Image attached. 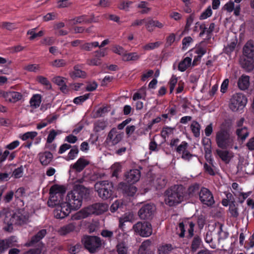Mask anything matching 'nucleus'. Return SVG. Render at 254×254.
Listing matches in <instances>:
<instances>
[{
    "label": "nucleus",
    "mask_w": 254,
    "mask_h": 254,
    "mask_svg": "<svg viewBox=\"0 0 254 254\" xmlns=\"http://www.w3.org/2000/svg\"><path fill=\"white\" fill-rule=\"evenodd\" d=\"M70 76L72 79L76 78H85L86 77V73L79 68L78 65H76L73 67V70L69 73Z\"/></svg>",
    "instance_id": "393cba45"
},
{
    "label": "nucleus",
    "mask_w": 254,
    "mask_h": 254,
    "mask_svg": "<svg viewBox=\"0 0 254 254\" xmlns=\"http://www.w3.org/2000/svg\"><path fill=\"white\" fill-rule=\"evenodd\" d=\"M12 238L5 239H0V254L4 253L9 248L12 246Z\"/></svg>",
    "instance_id": "a878e982"
},
{
    "label": "nucleus",
    "mask_w": 254,
    "mask_h": 254,
    "mask_svg": "<svg viewBox=\"0 0 254 254\" xmlns=\"http://www.w3.org/2000/svg\"><path fill=\"white\" fill-rule=\"evenodd\" d=\"M41 103V96L40 94L34 95L30 100V104L31 107L37 108L39 107Z\"/></svg>",
    "instance_id": "72a5a7b5"
},
{
    "label": "nucleus",
    "mask_w": 254,
    "mask_h": 254,
    "mask_svg": "<svg viewBox=\"0 0 254 254\" xmlns=\"http://www.w3.org/2000/svg\"><path fill=\"white\" fill-rule=\"evenodd\" d=\"M247 103L246 97L242 93H238L234 94L229 104L230 109L234 111L243 109Z\"/></svg>",
    "instance_id": "0eeeda50"
},
{
    "label": "nucleus",
    "mask_w": 254,
    "mask_h": 254,
    "mask_svg": "<svg viewBox=\"0 0 254 254\" xmlns=\"http://www.w3.org/2000/svg\"><path fill=\"white\" fill-rule=\"evenodd\" d=\"M94 19V16L93 15H92L91 17L88 18L87 15L84 14L71 19L69 21L70 24L72 25L82 23H91L95 21Z\"/></svg>",
    "instance_id": "dca6fc26"
},
{
    "label": "nucleus",
    "mask_w": 254,
    "mask_h": 254,
    "mask_svg": "<svg viewBox=\"0 0 254 254\" xmlns=\"http://www.w3.org/2000/svg\"><path fill=\"white\" fill-rule=\"evenodd\" d=\"M23 98V95L20 93L14 91H8L6 101L15 103L21 100Z\"/></svg>",
    "instance_id": "4be33fe9"
},
{
    "label": "nucleus",
    "mask_w": 254,
    "mask_h": 254,
    "mask_svg": "<svg viewBox=\"0 0 254 254\" xmlns=\"http://www.w3.org/2000/svg\"><path fill=\"white\" fill-rule=\"evenodd\" d=\"M55 205L56 206V208L54 210V214L57 219H62L65 218L72 210L66 202H59Z\"/></svg>",
    "instance_id": "1a4fd4ad"
},
{
    "label": "nucleus",
    "mask_w": 254,
    "mask_h": 254,
    "mask_svg": "<svg viewBox=\"0 0 254 254\" xmlns=\"http://www.w3.org/2000/svg\"><path fill=\"white\" fill-rule=\"evenodd\" d=\"M38 157L41 164L45 166L48 165L53 159V155L50 151L40 152Z\"/></svg>",
    "instance_id": "6ab92c4d"
},
{
    "label": "nucleus",
    "mask_w": 254,
    "mask_h": 254,
    "mask_svg": "<svg viewBox=\"0 0 254 254\" xmlns=\"http://www.w3.org/2000/svg\"><path fill=\"white\" fill-rule=\"evenodd\" d=\"M173 250L171 244H166L160 246L158 248V254H168Z\"/></svg>",
    "instance_id": "c9c22d12"
},
{
    "label": "nucleus",
    "mask_w": 254,
    "mask_h": 254,
    "mask_svg": "<svg viewBox=\"0 0 254 254\" xmlns=\"http://www.w3.org/2000/svg\"><path fill=\"white\" fill-rule=\"evenodd\" d=\"M216 142L219 148L226 149L233 146L234 137L228 129L221 128L216 133Z\"/></svg>",
    "instance_id": "20e7f679"
},
{
    "label": "nucleus",
    "mask_w": 254,
    "mask_h": 254,
    "mask_svg": "<svg viewBox=\"0 0 254 254\" xmlns=\"http://www.w3.org/2000/svg\"><path fill=\"white\" fill-rule=\"evenodd\" d=\"M167 183V180L165 177H158L155 181L156 188L158 190L165 187Z\"/></svg>",
    "instance_id": "79ce46f5"
},
{
    "label": "nucleus",
    "mask_w": 254,
    "mask_h": 254,
    "mask_svg": "<svg viewBox=\"0 0 254 254\" xmlns=\"http://www.w3.org/2000/svg\"><path fill=\"white\" fill-rule=\"evenodd\" d=\"M23 69L29 72H36L41 69L40 66L38 64H29L25 65Z\"/></svg>",
    "instance_id": "c03bdc74"
},
{
    "label": "nucleus",
    "mask_w": 254,
    "mask_h": 254,
    "mask_svg": "<svg viewBox=\"0 0 254 254\" xmlns=\"http://www.w3.org/2000/svg\"><path fill=\"white\" fill-rule=\"evenodd\" d=\"M89 164V161L84 157H80L76 162L71 165V168L77 172H81Z\"/></svg>",
    "instance_id": "a211bd4d"
},
{
    "label": "nucleus",
    "mask_w": 254,
    "mask_h": 254,
    "mask_svg": "<svg viewBox=\"0 0 254 254\" xmlns=\"http://www.w3.org/2000/svg\"><path fill=\"white\" fill-rule=\"evenodd\" d=\"M86 64L90 66H99L102 64L101 59L97 55L94 54L92 58L87 60Z\"/></svg>",
    "instance_id": "473e14b6"
},
{
    "label": "nucleus",
    "mask_w": 254,
    "mask_h": 254,
    "mask_svg": "<svg viewBox=\"0 0 254 254\" xmlns=\"http://www.w3.org/2000/svg\"><path fill=\"white\" fill-rule=\"evenodd\" d=\"M89 196L88 190L82 185L76 186L73 190L68 192L66 196V202L72 210H77L81 206L83 199Z\"/></svg>",
    "instance_id": "f257e3e1"
},
{
    "label": "nucleus",
    "mask_w": 254,
    "mask_h": 254,
    "mask_svg": "<svg viewBox=\"0 0 254 254\" xmlns=\"http://www.w3.org/2000/svg\"><path fill=\"white\" fill-rule=\"evenodd\" d=\"M66 64V62L63 59L55 60L52 63V65L57 67H60L65 65Z\"/></svg>",
    "instance_id": "69168bd1"
},
{
    "label": "nucleus",
    "mask_w": 254,
    "mask_h": 254,
    "mask_svg": "<svg viewBox=\"0 0 254 254\" xmlns=\"http://www.w3.org/2000/svg\"><path fill=\"white\" fill-rule=\"evenodd\" d=\"M185 190L182 185H174L167 189L164 192V201L169 206L180 203L184 199Z\"/></svg>",
    "instance_id": "f03ea898"
},
{
    "label": "nucleus",
    "mask_w": 254,
    "mask_h": 254,
    "mask_svg": "<svg viewBox=\"0 0 254 254\" xmlns=\"http://www.w3.org/2000/svg\"><path fill=\"white\" fill-rule=\"evenodd\" d=\"M188 193L190 196L193 197L198 195L199 196V185L195 183L190 187L188 189Z\"/></svg>",
    "instance_id": "7c9ffc66"
},
{
    "label": "nucleus",
    "mask_w": 254,
    "mask_h": 254,
    "mask_svg": "<svg viewBox=\"0 0 254 254\" xmlns=\"http://www.w3.org/2000/svg\"><path fill=\"white\" fill-rule=\"evenodd\" d=\"M139 58V56L136 53H125L123 56V60L125 62H128L130 61H136Z\"/></svg>",
    "instance_id": "e433bc0d"
},
{
    "label": "nucleus",
    "mask_w": 254,
    "mask_h": 254,
    "mask_svg": "<svg viewBox=\"0 0 254 254\" xmlns=\"http://www.w3.org/2000/svg\"><path fill=\"white\" fill-rule=\"evenodd\" d=\"M133 3L132 1H123L119 5V8L122 10H128V8Z\"/></svg>",
    "instance_id": "0e129e2a"
},
{
    "label": "nucleus",
    "mask_w": 254,
    "mask_h": 254,
    "mask_svg": "<svg viewBox=\"0 0 254 254\" xmlns=\"http://www.w3.org/2000/svg\"><path fill=\"white\" fill-rule=\"evenodd\" d=\"M176 39V35L174 33H171L166 38V47H169L171 46L175 42Z\"/></svg>",
    "instance_id": "680f3d73"
},
{
    "label": "nucleus",
    "mask_w": 254,
    "mask_h": 254,
    "mask_svg": "<svg viewBox=\"0 0 254 254\" xmlns=\"http://www.w3.org/2000/svg\"><path fill=\"white\" fill-rule=\"evenodd\" d=\"M216 152L221 160L226 163H229L233 156L232 153L228 150L217 149Z\"/></svg>",
    "instance_id": "b1692460"
},
{
    "label": "nucleus",
    "mask_w": 254,
    "mask_h": 254,
    "mask_svg": "<svg viewBox=\"0 0 254 254\" xmlns=\"http://www.w3.org/2000/svg\"><path fill=\"white\" fill-rule=\"evenodd\" d=\"M36 81L41 84L45 86L47 89L52 88V85L47 78L42 76L38 75L36 77Z\"/></svg>",
    "instance_id": "f704fd0d"
},
{
    "label": "nucleus",
    "mask_w": 254,
    "mask_h": 254,
    "mask_svg": "<svg viewBox=\"0 0 254 254\" xmlns=\"http://www.w3.org/2000/svg\"><path fill=\"white\" fill-rule=\"evenodd\" d=\"M250 78L248 75H242L238 81V86L242 90L247 89L250 84Z\"/></svg>",
    "instance_id": "bb28decb"
},
{
    "label": "nucleus",
    "mask_w": 254,
    "mask_h": 254,
    "mask_svg": "<svg viewBox=\"0 0 254 254\" xmlns=\"http://www.w3.org/2000/svg\"><path fill=\"white\" fill-rule=\"evenodd\" d=\"M178 79L176 75H173L169 82L170 92L172 93L177 83Z\"/></svg>",
    "instance_id": "6e6d98bb"
},
{
    "label": "nucleus",
    "mask_w": 254,
    "mask_h": 254,
    "mask_svg": "<svg viewBox=\"0 0 254 254\" xmlns=\"http://www.w3.org/2000/svg\"><path fill=\"white\" fill-rule=\"evenodd\" d=\"M76 227L75 223H70L61 228L60 233L62 235H65L73 231Z\"/></svg>",
    "instance_id": "cd10ccee"
},
{
    "label": "nucleus",
    "mask_w": 254,
    "mask_h": 254,
    "mask_svg": "<svg viewBox=\"0 0 254 254\" xmlns=\"http://www.w3.org/2000/svg\"><path fill=\"white\" fill-rule=\"evenodd\" d=\"M23 173V168L22 166H20L13 171L12 175L15 178L17 179L22 177Z\"/></svg>",
    "instance_id": "e2e57ef3"
},
{
    "label": "nucleus",
    "mask_w": 254,
    "mask_h": 254,
    "mask_svg": "<svg viewBox=\"0 0 254 254\" xmlns=\"http://www.w3.org/2000/svg\"><path fill=\"white\" fill-rule=\"evenodd\" d=\"M89 97V94H84V95L75 97L73 100V103L77 105L81 104L85 101H86L87 99H88Z\"/></svg>",
    "instance_id": "3c124183"
},
{
    "label": "nucleus",
    "mask_w": 254,
    "mask_h": 254,
    "mask_svg": "<svg viewBox=\"0 0 254 254\" xmlns=\"http://www.w3.org/2000/svg\"><path fill=\"white\" fill-rule=\"evenodd\" d=\"M47 234L46 229H42L38 231L31 238V240L27 243L26 246L31 247L40 241Z\"/></svg>",
    "instance_id": "aec40b11"
},
{
    "label": "nucleus",
    "mask_w": 254,
    "mask_h": 254,
    "mask_svg": "<svg viewBox=\"0 0 254 254\" xmlns=\"http://www.w3.org/2000/svg\"><path fill=\"white\" fill-rule=\"evenodd\" d=\"M151 243V241L149 240L143 242L139 247L138 254H141L142 252H144V251H151L149 249Z\"/></svg>",
    "instance_id": "a18cd8bd"
},
{
    "label": "nucleus",
    "mask_w": 254,
    "mask_h": 254,
    "mask_svg": "<svg viewBox=\"0 0 254 254\" xmlns=\"http://www.w3.org/2000/svg\"><path fill=\"white\" fill-rule=\"evenodd\" d=\"M98 188V193L100 197L106 200L112 197L113 194V184L109 181L98 182L96 184Z\"/></svg>",
    "instance_id": "423d86ee"
},
{
    "label": "nucleus",
    "mask_w": 254,
    "mask_h": 254,
    "mask_svg": "<svg viewBox=\"0 0 254 254\" xmlns=\"http://www.w3.org/2000/svg\"><path fill=\"white\" fill-rule=\"evenodd\" d=\"M236 134L238 138H241L242 140H244L248 136L249 132L246 127L241 128H238L236 130Z\"/></svg>",
    "instance_id": "4c0bfd02"
},
{
    "label": "nucleus",
    "mask_w": 254,
    "mask_h": 254,
    "mask_svg": "<svg viewBox=\"0 0 254 254\" xmlns=\"http://www.w3.org/2000/svg\"><path fill=\"white\" fill-rule=\"evenodd\" d=\"M204 171L211 176H215L216 173L213 168L209 166L206 163H205L203 165Z\"/></svg>",
    "instance_id": "774afa93"
},
{
    "label": "nucleus",
    "mask_w": 254,
    "mask_h": 254,
    "mask_svg": "<svg viewBox=\"0 0 254 254\" xmlns=\"http://www.w3.org/2000/svg\"><path fill=\"white\" fill-rule=\"evenodd\" d=\"M212 11L210 6H209L200 15L199 19L204 20L211 16Z\"/></svg>",
    "instance_id": "8fccbe9b"
},
{
    "label": "nucleus",
    "mask_w": 254,
    "mask_h": 254,
    "mask_svg": "<svg viewBox=\"0 0 254 254\" xmlns=\"http://www.w3.org/2000/svg\"><path fill=\"white\" fill-rule=\"evenodd\" d=\"M112 51L119 55L123 56L125 53H126L125 50L119 45H114L112 48Z\"/></svg>",
    "instance_id": "bf43d9fd"
},
{
    "label": "nucleus",
    "mask_w": 254,
    "mask_h": 254,
    "mask_svg": "<svg viewBox=\"0 0 254 254\" xmlns=\"http://www.w3.org/2000/svg\"><path fill=\"white\" fill-rule=\"evenodd\" d=\"M193 42V39L190 36L186 37L182 40L183 49L186 50Z\"/></svg>",
    "instance_id": "052dcab7"
},
{
    "label": "nucleus",
    "mask_w": 254,
    "mask_h": 254,
    "mask_svg": "<svg viewBox=\"0 0 254 254\" xmlns=\"http://www.w3.org/2000/svg\"><path fill=\"white\" fill-rule=\"evenodd\" d=\"M241 64L246 70L251 71L254 68V58L244 57L241 61Z\"/></svg>",
    "instance_id": "5701e85b"
},
{
    "label": "nucleus",
    "mask_w": 254,
    "mask_h": 254,
    "mask_svg": "<svg viewBox=\"0 0 254 254\" xmlns=\"http://www.w3.org/2000/svg\"><path fill=\"white\" fill-rule=\"evenodd\" d=\"M201 243V240L199 236H195L191 242V251L192 252L196 251V250L199 248L200 244Z\"/></svg>",
    "instance_id": "58836bf2"
},
{
    "label": "nucleus",
    "mask_w": 254,
    "mask_h": 254,
    "mask_svg": "<svg viewBox=\"0 0 254 254\" xmlns=\"http://www.w3.org/2000/svg\"><path fill=\"white\" fill-rule=\"evenodd\" d=\"M194 13H192L188 16L186 19V23L183 31L184 33H188L190 29V26L192 25L195 18Z\"/></svg>",
    "instance_id": "2f4dec72"
},
{
    "label": "nucleus",
    "mask_w": 254,
    "mask_h": 254,
    "mask_svg": "<svg viewBox=\"0 0 254 254\" xmlns=\"http://www.w3.org/2000/svg\"><path fill=\"white\" fill-rule=\"evenodd\" d=\"M99 46L98 42L95 41L91 43H86L80 45V48L87 51H91L93 48L98 47Z\"/></svg>",
    "instance_id": "37998d69"
},
{
    "label": "nucleus",
    "mask_w": 254,
    "mask_h": 254,
    "mask_svg": "<svg viewBox=\"0 0 254 254\" xmlns=\"http://www.w3.org/2000/svg\"><path fill=\"white\" fill-rule=\"evenodd\" d=\"M191 59L190 57L185 58L179 64L178 69L180 71H185L187 68L190 65Z\"/></svg>",
    "instance_id": "c756f323"
},
{
    "label": "nucleus",
    "mask_w": 254,
    "mask_h": 254,
    "mask_svg": "<svg viewBox=\"0 0 254 254\" xmlns=\"http://www.w3.org/2000/svg\"><path fill=\"white\" fill-rule=\"evenodd\" d=\"M66 190L63 186L55 185L51 187L50 189V198L51 202L53 203L52 205H56L60 202V200L58 199V194L60 197L62 194L65 192Z\"/></svg>",
    "instance_id": "9b49d317"
},
{
    "label": "nucleus",
    "mask_w": 254,
    "mask_h": 254,
    "mask_svg": "<svg viewBox=\"0 0 254 254\" xmlns=\"http://www.w3.org/2000/svg\"><path fill=\"white\" fill-rule=\"evenodd\" d=\"M10 219L14 225H22L28 222L29 217L20 213H14L11 214Z\"/></svg>",
    "instance_id": "f3484780"
},
{
    "label": "nucleus",
    "mask_w": 254,
    "mask_h": 254,
    "mask_svg": "<svg viewBox=\"0 0 254 254\" xmlns=\"http://www.w3.org/2000/svg\"><path fill=\"white\" fill-rule=\"evenodd\" d=\"M155 210L156 207L153 204L147 203L142 205L140 208L138 215L141 219H151Z\"/></svg>",
    "instance_id": "9d476101"
},
{
    "label": "nucleus",
    "mask_w": 254,
    "mask_h": 254,
    "mask_svg": "<svg viewBox=\"0 0 254 254\" xmlns=\"http://www.w3.org/2000/svg\"><path fill=\"white\" fill-rule=\"evenodd\" d=\"M79 152L78 148L77 146H74L73 148L69 151L67 156L65 158L66 161L73 160L77 156Z\"/></svg>",
    "instance_id": "a19ab883"
},
{
    "label": "nucleus",
    "mask_w": 254,
    "mask_h": 254,
    "mask_svg": "<svg viewBox=\"0 0 254 254\" xmlns=\"http://www.w3.org/2000/svg\"><path fill=\"white\" fill-rule=\"evenodd\" d=\"M133 228L135 233L143 237L149 236L152 232V226L148 222H138L133 225Z\"/></svg>",
    "instance_id": "6e6552de"
},
{
    "label": "nucleus",
    "mask_w": 254,
    "mask_h": 254,
    "mask_svg": "<svg viewBox=\"0 0 254 254\" xmlns=\"http://www.w3.org/2000/svg\"><path fill=\"white\" fill-rule=\"evenodd\" d=\"M237 44L236 42H232L228 44L226 47L224 48V53L227 55H230L232 52H233L236 48Z\"/></svg>",
    "instance_id": "09e8293b"
},
{
    "label": "nucleus",
    "mask_w": 254,
    "mask_h": 254,
    "mask_svg": "<svg viewBox=\"0 0 254 254\" xmlns=\"http://www.w3.org/2000/svg\"><path fill=\"white\" fill-rule=\"evenodd\" d=\"M140 178V171L138 169H132L125 174L126 183L134 184L139 181Z\"/></svg>",
    "instance_id": "ddd939ff"
},
{
    "label": "nucleus",
    "mask_w": 254,
    "mask_h": 254,
    "mask_svg": "<svg viewBox=\"0 0 254 254\" xmlns=\"http://www.w3.org/2000/svg\"><path fill=\"white\" fill-rule=\"evenodd\" d=\"M188 147V143L185 141H182L181 144H180L176 148V151L177 153L181 154L185 151L187 150Z\"/></svg>",
    "instance_id": "4d7b16f0"
},
{
    "label": "nucleus",
    "mask_w": 254,
    "mask_h": 254,
    "mask_svg": "<svg viewBox=\"0 0 254 254\" xmlns=\"http://www.w3.org/2000/svg\"><path fill=\"white\" fill-rule=\"evenodd\" d=\"M173 128L168 127V126H165L163 127L161 132V137L164 139H166V137L170 134H171L173 132Z\"/></svg>",
    "instance_id": "49530a36"
},
{
    "label": "nucleus",
    "mask_w": 254,
    "mask_h": 254,
    "mask_svg": "<svg viewBox=\"0 0 254 254\" xmlns=\"http://www.w3.org/2000/svg\"><path fill=\"white\" fill-rule=\"evenodd\" d=\"M108 206L104 203H95L83 209L79 212L73 215L71 218L73 220H79L88 217L90 215H100L106 211Z\"/></svg>",
    "instance_id": "7ed1b4c3"
},
{
    "label": "nucleus",
    "mask_w": 254,
    "mask_h": 254,
    "mask_svg": "<svg viewBox=\"0 0 254 254\" xmlns=\"http://www.w3.org/2000/svg\"><path fill=\"white\" fill-rule=\"evenodd\" d=\"M81 241L85 249L91 254L96 253L102 247V241L98 236H84Z\"/></svg>",
    "instance_id": "39448f33"
},
{
    "label": "nucleus",
    "mask_w": 254,
    "mask_h": 254,
    "mask_svg": "<svg viewBox=\"0 0 254 254\" xmlns=\"http://www.w3.org/2000/svg\"><path fill=\"white\" fill-rule=\"evenodd\" d=\"M162 44L161 42H155L154 43H149L142 46V48L144 51H148L153 50L158 48Z\"/></svg>",
    "instance_id": "ea45409f"
},
{
    "label": "nucleus",
    "mask_w": 254,
    "mask_h": 254,
    "mask_svg": "<svg viewBox=\"0 0 254 254\" xmlns=\"http://www.w3.org/2000/svg\"><path fill=\"white\" fill-rule=\"evenodd\" d=\"M107 127V123L104 121H98L95 124V128L96 131L104 130Z\"/></svg>",
    "instance_id": "603ef678"
},
{
    "label": "nucleus",
    "mask_w": 254,
    "mask_h": 254,
    "mask_svg": "<svg viewBox=\"0 0 254 254\" xmlns=\"http://www.w3.org/2000/svg\"><path fill=\"white\" fill-rule=\"evenodd\" d=\"M199 198L201 202L207 206H212L215 203L212 192L206 188L202 187L201 189Z\"/></svg>",
    "instance_id": "f8f14e48"
},
{
    "label": "nucleus",
    "mask_w": 254,
    "mask_h": 254,
    "mask_svg": "<svg viewBox=\"0 0 254 254\" xmlns=\"http://www.w3.org/2000/svg\"><path fill=\"white\" fill-rule=\"evenodd\" d=\"M82 248V245L78 243L74 245H70L68 248V252L71 254L78 253Z\"/></svg>",
    "instance_id": "de8ad7c7"
},
{
    "label": "nucleus",
    "mask_w": 254,
    "mask_h": 254,
    "mask_svg": "<svg viewBox=\"0 0 254 254\" xmlns=\"http://www.w3.org/2000/svg\"><path fill=\"white\" fill-rule=\"evenodd\" d=\"M0 26L2 28L8 30H12L15 28V25L14 23L7 22H2Z\"/></svg>",
    "instance_id": "338daca9"
},
{
    "label": "nucleus",
    "mask_w": 254,
    "mask_h": 254,
    "mask_svg": "<svg viewBox=\"0 0 254 254\" xmlns=\"http://www.w3.org/2000/svg\"><path fill=\"white\" fill-rule=\"evenodd\" d=\"M119 188L123 190L124 194L127 196H133L137 191V188L133 184L126 182H121L119 184Z\"/></svg>",
    "instance_id": "4468645a"
},
{
    "label": "nucleus",
    "mask_w": 254,
    "mask_h": 254,
    "mask_svg": "<svg viewBox=\"0 0 254 254\" xmlns=\"http://www.w3.org/2000/svg\"><path fill=\"white\" fill-rule=\"evenodd\" d=\"M190 128L194 137H199L201 126L196 121L194 120L192 122Z\"/></svg>",
    "instance_id": "c85d7f7f"
},
{
    "label": "nucleus",
    "mask_w": 254,
    "mask_h": 254,
    "mask_svg": "<svg viewBox=\"0 0 254 254\" xmlns=\"http://www.w3.org/2000/svg\"><path fill=\"white\" fill-rule=\"evenodd\" d=\"M244 57L254 58V44L252 41H249L243 48Z\"/></svg>",
    "instance_id": "412c9836"
},
{
    "label": "nucleus",
    "mask_w": 254,
    "mask_h": 254,
    "mask_svg": "<svg viewBox=\"0 0 254 254\" xmlns=\"http://www.w3.org/2000/svg\"><path fill=\"white\" fill-rule=\"evenodd\" d=\"M122 139V135L117 131L116 128L114 127L111 129L108 133L107 137V141L111 142L113 145H116Z\"/></svg>",
    "instance_id": "2eb2a0df"
},
{
    "label": "nucleus",
    "mask_w": 254,
    "mask_h": 254,
    "mask_svg": "<svg viewBox=\"0 0 254 254\" xmlns=\"http://www.w3.org/2000/svg\"><path fill=\"white\" fill-rule=\"evenodd\" d=\"M38 133L36 131H29L24 133L22 136L21 139L23 140H26L28 139H33L37 135Z\"/></svg>",
    "instance_id": "864d4df0"
},
{
    "label": "nucleus",
    "mask_w": 254,
    "mask_h": 254,
    "mask_svg": "<svg viewBox=\"0 0 254 254\" xmlns=\"http://www.w3.org/2000/svg\"><path fill=\"white\" fill-rule=\"evenodd\" d=\"M57 135L58 132L55 130L54 129L51 130L48 135L46 142L49 144L51 143L54 140Z\"/></svg>",
    "instance_id": "5fc2aeb1"
},
{
    "label": "nucleus",
    "mask_w": 254,
    "mask_h": 254,
    "mask_svg": "<svg viewBox=\"0 0 254 254\" xmlns=\"http://www.w3.org/2000/svg\"><path fill=\"white\" fill-rule=\"evenodd\" d=\"M229 211L232 216L236 218L239 215L238 208L233 203L229 204Z\"/></svg>",
    "instance_id": "13d9d810"
}]
</instances>
